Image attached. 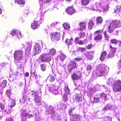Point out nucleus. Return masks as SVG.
<instances>
[{"instance_id": "0eeeda50", "label": "nucleus", "mask_w": 121, "mask_h": 121, "mask_svg": "<svg viewBox=\"0 0 121 121\" xmlns=\"http://www.w3.org/2000/svg\"><path fill=\"white\" fill-rule=\"evenodd\" d=\"M82 77V73L80 71L74 72L71 75V78L73 81L80 79Z\"/></svg>"}, {"instance_id": "7ed1b4c3", "label": "nucleus", "mask_w": 121, "mask_h": 121, "mask_svg": "<svg viewBox=\"0 0 121 121\" xmlns=\"http://www.w3.org/2000/svg\"><path fill=\"white\" fill-rule=\"evenodd\" d=\"M50 35L51 40L55 42L60 40L61 37L60 34L56 32H53L50 34Z\"/></svg>"}, {"instance_id": "09e8293b", "label": "nucleus", "mask_w": 121, "mask_h": 121, "mask_svg": "<svg viewBox=\"0 0 121 121\" xmlns=\"http://www.w3.org/2000/svg\"><path fill=\"white\" fill-rule=\"evenodd\" d=\"M74 109L73 108H70L69 110L68 113L69 115L70 116H73V110Z\"/></svg>"}, {"instance_id": "39448f33", "label": "nucleus", "mask_w": 121, "mask_h": 121, "mask_svg": "<svg viewBox=\"0 0 121 121\" xmlns=\"http://www.w3.org/2000/svg\"><path fill=\"white\" fill-rule=\"evenodd\" d=\"M113 89L115 92H119L121 91V81L118 80L114 83L112 86Z\"/></svg>"}, {"instance_id": "774afa93", "label": "nucleus", "mask_w": 121, "mask_h": 121, "mask_svg": "<svg viewBox=\"0 0 121 121\" xmlns=\"http://www.w3.org/2000/svg\"><path fill=\"white\" fill-rule=\"evenodd\" d=\"M107 108L105 106L104 107V108L103 110H106L107 109Z\"/></svg>"}, {"instance_id": "dca6fc26", "label": "nucleus", "mask_w": 121, "mask_h": 121, "mask_svg": "<svg viewBox=\"0 0 121 121\" xmlns=\"http://www.w3.org/2000/svg\"><path fill=\"white\" fill-rule=\"evenodd\" d=\"M53 86L51 87L50 88L49 90L53 94L56 95L57 93V89L58 88L56 86L54 85H53Z\"/></svg>"}, {"instance_id": "864d4df0", "label": "nucleus", "mask_w": 121, "mask_h": 121, "mask_svg": "<svg viewBox=\"0 0 121 121\" xmlns=\"http://www.w3.org/2000/svg\"><path fill=\"white\" fill-rule=\"evenodd\" d=\"M16 104L15 103V101H12L11 104L10 106V107L12 108Z\"/></svg>"}, {"instance_id": "37998d69", "label": "nucleus", "mask_w": 121, "mask_h": 121, "mask_svg": "<svg viewBox=\"0 0 121 121\" xmlns=\"http://www.w3.org/2000/svg\"><path fill=\"white\" fill-rule=\"evenodd\" d=\"M104 34L105 39L108 40L109 36L108 34L107 31H105L104 32Z\"/></svg>"}, {"instance_id": "b1692460", "label": "nucleus", "mask_w": 121, "mask_h": 121, "mask_svg": "<svg viewBox=\"0 0 121 121\" xmlns=\"http://www.w3.org/2000/svg\"><path fill=\"white\" fill-rule=\"evenodd\" d=\"M103 19L101 17H97L96 19V23L97 24H100L103 22Z\"/></svg>"}, {"instance_id": "79ce46f5", "label": "nucleus", "mask_w": 121, "mask_h": 121, "mask_svg": "<svg viewBox=\"0 0 121 121\" xmlns=\"http://www.w3.org/2000/svg\"><path fill=\"white\" fill-rule=\"evenodd\" d=\"M10 78H9V80H10V81H13L15 80L16 78V77L14 75L11 74L9 76Z\"/></svg>"}, {"instance_id": "1a4fd4ad", "label": "nucleus", "mask_w": 121, "mask_h": 121, "mask_svg": "<svg viewBox=\"0 0 121 121\" xmlns=\"http://www.w3.org/2000/svg\"><path fill=\"white\" fill-rule=\"evenodd\" d=\"M65 11L66 12L70 15H73L75 12V9L72 5L67 7Z\"/></svg>"}, {"instance_id": "c9c22d12", "label": "nucleus", "mask_w": 121, "mask_h": 121, "mask_svg": "<svg viewBox=\"0 0 121 121\" xmlns=\"http://www.w3.org/2000/svg\"><path fill=\"white\" fill-rule=\"evenodd\" d=\"M121 9L120 7L117 6L114 9V12L115 13H118L120 12Z\"/></svg>"}, {"instance_id": "4be33fe9", "label": "nucleus", "mask_w": 121, "mask_h": 121, "mask_svg": "<svg viewBox=\"0 0 121 121\" xmlns=\"http://www.w3.org/2000/svg\"><path fill=\"white\" fill-rule=\"evenodd\" d=\"M31 45L30 44H28V46L26 49L25 50V52L27 55H29L30 54Z\"/></svg>"}, {"instance_id": "5701e85b", "label": "nucleus", "mask_w": 121, "mask_h": 121, "mask_svg": "<svg viewBox=\"0 0 121 121\" xmlns=\"http://www.w3.org/2000/svg\"><path fill=\"white\" fill-rule=\"evenodd\" d=\"M90 0H81V4L83 6H86L89 4Z\"/></svg>"}, {"instance_id": "603ef678", "label": "nucleus", "mask_w": 121, "mask_h": 121, "mask_svg": "<svg viewBox=\"0 0 121 121\" xmlns=\"http://www.w3.org/2000/svg\"><path fill=\"white\" fill-rule=\"evenodd\" d=\"M93 47V46L91 43L88 44L86 46V47L87 49L89 50L92 48Z\"/></svg>"}, {"instance_id": "f257e3e1", "label": "nucleus", "mask_w": 121, "mask_h": 121, "mask_svg": "<svg viewBox=\"0 0 121 121\" xmlns=\"http://www.w3.org/2000/svg\"><path fill=\"white\" fill-rule=\"evenodd\" d=\"M120 26V20H113L110 22L109 25L108 26V31L109 33H112L114 30Z\"/></svg>"}, {"instance_id": "58836bf2", "label": "nucleus", "mask_w": 121, "mask_h": 121, "mask_svg": "<svg viewBox=\"0 0 121 121\" xmlns=\"http://www.w3.org/2000/svg\"><path fill=\"white\" fill-rule=\"evenodd\" d=\"M65 91L66 93V94H69V90L68 85L65 86Z\"/></svg>"}, {"instance_id": "aec40b11", "label": "nucleus", "mask_w": 121, "mask_h": 121, "mask_svg": "<svg viewBox=\"0 0 121 121\" xmlns=\"http://www.w3.org/2000/svg\"><path fill=\"white\" fill-rule=\"evenodd\" d=\"M95 20H91L90 21L88 22V28L90 30H91L92 28L95 25Z\"/></svg>"}, {"instance_id": "49530a36", "label": "nucleus", "mask_w": 121, "mask_h": 121, "mask_svg": "<svg viewBox=\"0 0 121 121\" xmlns=\"http://www.w3.org/2000/svg\"><path fill=\"white\" fill-rule=\"evenodd\" d=\"M115 54L113 52H110L108 55V57L109 58H112L114 57Z\"/></svg>"}, {"instance_id": "8fccbe9b", "label": "nucleus", "mask_w": 121, "mask_h": 121, "mask_svg": "<svg viewBox=\"0 0 121 121\" xmlns=\"http://www.w3.org/2000/svg\"><path fill=\"white\" fill-rule=\"evenodd\" d=\"M100 101L99 99L97 98L94 97V100L93 102L95 103H99Z\"/></svg>"}, {"instance_id": "6e6552de", "label": "nucleus", "mask_w": 121, "mask_h": 121, "mask_svg": "<svg viewBox=\"0 0 121 121\" xmlns=\"http://www.w3.org/2000/svg\"><path fill=\"white\" fill-rule=\"evenodd\" d=\"M40 58L41 61L43 62H48L51 59V56L48 53L42 54L40 56Z\"/></svg>"}, {"instance_id": "5fc2aeb1", "label": "nucleus", "mask_w": 121, "mask_h": 121, "mask_svg": "<svg viewBox=\"0 0 121 121\" xmlns=\"http://www.w3.org/2000/svg\"><path fill=\"white\" fill-rule=\"evenodd\" d=\"M25 116L26 117H28L29 118H30L33 117V115L32 114H28L27 113H26L25 114Z\"/></svg>"}, {"instance_id": "69168bd1", "label": "nucleus", "mask_w": 121, "mask_h": 121, "mask_svg": "<svg viewBox=\"0 0 121 121\" xmlns=\"http://www.w3.org/2000/svg\"><path fill=\"white\" fill-rule=\"evenodd\" d=\"M62 104V106L63 107V108H66V105L63 103Z\"/></svg>"}, {"instance_id": "ea45409f", "label": "nucleus", "mask_w": 121, "mask_h": 121, "mask_svg": "<svg viewBox=\"0 0 121 121\" xmlns=\"http://www.w3.org/2000/svg\"><path fill=\"white\" fill-rule=\"evenodd\" d=\"M78 51L83 52L86 50V49L85 48L79 47L77 49Z\"/></svg>"}, {"instance_id": "4d7b16f0", "label": "nucleus", "mask_w": 121, "mask_h": 121, "mask_svg": "<svg viewBox=\"0 0 121 121\" xmlns=\"http://www.w3.org/2000/svg\"><path fill=\"white\" fill-rule=\"evenodd\" d=\"M91 67L90 65H88L87 68L86 70L88 71H91Z\"/></svg>"}, {"instance_id": "7c9ffc66", "label": "nucleus", "mask_w": 121, "mask_h": 121, "mask_svg": "<svg viewBox=\"0 0 121 121\" xmlns=\"http://www.w3.org/2000/svg\"><path fill=\"white\" fill-rule=\"evenodd\" d=\"M73 40L72 38H71L70 39H67L65 41V43L67 45H69L72 44L71 41Z\"/></svg>"}, {"instance_id": "a878e982", "label": "nucleus", "mask_w": 121, "mask_h": 121, "mask_svg": "<svg viewBox=\"0 0 121 121\" xmlns=\"http://www.w3.org/2000/svg\"><path fill=\"white\" fill-rule=\"evenodd\" d=\"M7 83V81L6 80H4L1 84L0 86V89H1L5 88L6 86Z\"/></svg>"}, {"instance_id": "f3484780", "label": "nucleus", "mask_w": 121, "mask_h": 121, "mask_svg": "<svg viewBox=\"0 0 121 121\" xmlns=\"http://www.w3.org/2000/svg\"><path fill=\"white\" fill-rule=\"evenodd\" d=\"M73 99L77 101L80 102L82 101L81 95L79 94H76L73 96Z\"/></svg>"}, {"instance_id": "a19ab883", "label": "nucleus", "mask_w": 121, "mask_h": 121, "mask_svg": "<svg viewBox=\"0 0 121 121\" xmlns=\"http://www.w3.org/2000/svg\"><path fill=\"white\" fill-rule=\"evenodd\" d=\"M15 2H16L17 3L19 4H24L25 2L24 0H15Z\"/></svg>"}, {"instance_id": "a18cd8bd", "label": "nucleus", "mask_w": 121, "mask_h": 121, "mask_svg": "<svg viewBox=\"0 0 121 121\" xmlns=\"http://www.w3.org/2000/svg\"><path fill=\"white\" fill-rule=\"evenodd\" d=\"M108 4L105 5L102 8L104 11H106L108 10L109 7L108 6Z\"/></svg>"}, {"instance_id": "0e129e2a", "label": "nucleus", "mask_w": 121, "mask_h": 121, "mask_svg": "<svg viewBox=\"0 0 121 121\" xmlns=\"http://www.w3.org/2000/svg\"><path fill=\"white\" fill-rule=\"evenodd\" d=\"M25 76L26 77H28L29 75V73L28 72H26L25 74Z\"/></svg>"}, {"instance_id": "393cba45", "label": "nucleus", "mask_w": 121, "mask_h": 121, "mask_svg": "<svg viewBox=\"0 0 121 121\" xmlns=\"http://www.w3.org/2000/svg\"><path fill=\"white\" fill-rule=\"evenodd\" d=\"M99 95L100 98H102L103 100H105L107 98V96L106 94L103 92L100 93Z\"/></svg>"}, {"instance_id": "c85d7f7f", "label": "nucleus", "mask_w": 121, "mask_h": 121, "mask_svg": "<svg viewBox=\"0 0 121 121\" xmlns=\"http://www.w3.org/2000/svg\"><path fill=\"white\" fill-rule=\"evenodd\" d=\"M63 27L65 29H68L70 28V26L68 23L65 22L63 24Z\"/></svg>"}, {"instance_id": "473e14b6", "label": "nucleus", "mask_w": 121, "mask_h": 121, "mask_svg": "<svg viewBox=\"0 0 121 121\" xmlns=\"http://www.w3.org/2000/svg\"><path fill=\"white\" fill-rule=\"evenodd\" d=\"M10 109L11 108L10 107V106L9 107V106L7 107L4 110V111L5 112H6L7 113V114H9L11 112Z\"/></svg>"}, {"instance_id": "680f3d73", "label": "nucleus", "mask_w": 121, "mask_h": 121, "mask_svg": "<svg viewBox=\"0 0 121 121\" xmlns=\"http://www.w3.org/2000/svg\"><path fill=\"white\" fill-rule=\"evenodd\" d=\"M6 121H13V119L11 118H9L6 119Z\"/></svg>"}, {"instance_id": "c03bdc74", "label": "nucleus", "mask_w": 121, "mask_h": 121, "mask_svg": "<svg viewBox=\"0 0 121 121\" xmlns=\"http://www.w3.org/2000/svg\"><path fill=\"white\" fill-rule=\"evenodd\" d=\"M59 57L62 61H63L66 57L62 53L61 54Z\"/></svg>"}, {"instance_id": "4468645a", "label": "nucleus", "mask_w": 121, "mask_h": 121, "mask_svg": "<svg viewBox=\"0 0 121 121\" xmlns=\"http://www.w3.org/2000/svg\"><path fill=\"white\" fill-rule=\"evenodd\" d=\"M79 25L80 26L79 29L80 31H83L86 30V24L85 22H80L79 24Z\"/></svg>"}, {"instance_id": "6ab92c4d", "label": "nucleus", "mask_w": 121, "mask_h": 121, "mask_svg": "<svg viewBox=\"0 0 121 121\" xmlns=\"http://www.w3.org/2000/svg\"><path fill=\"white\" fill-rule=\"evenodd\" d=\"M107 54V52L106 51H103L101 52L99 58L100 60L101 61H103L104 60Z\"/></svg>"}, {"instance_id": "20e7f679", "label": "nucleus", "mask_w": 121, "mask_h": 121, "mask_svg": "<svg viewBox=\"0 0 121 121\" xmlns=\"http://www.w3.org/2000/svg\"><path fill=\"white\" fill-rule=\"evenodd\" d=\"M107 71V70L105 68V66H100L97 69L95 73L97 76H101L104 73H106Z\"/></svg>"}, {"instance_id": "bf43d9fd", "label": "nucleus", "mask_w": 121, "mask_h": 121, "mask_svg": "<svg viewBox=\"0 0 121 121\" xmlns=\"http://www.w3.org/2000/svg\"><path fill=\"white\" fill-rule=\"evenodd\" d=\"M40 1L43 2L44 3H47L49 2L51 0H40Z\"/></svg>"}, {"instance_id": "c756f323", "label": "nucleus", "mask_w": 121, "mask_h": 121, "mask_svg": "<svg viewBox=\"0 0 121 121\" xmlns=\"http://www.w3.org/2000/svg\"><path fill=\"white\" fill-rule=\"evenodd\" d=\"M86 35L85 33V32H82L79 33L78 34V38H84Z\"/></svg>"}, {"instance_id": "e2e57ef3", "label": "nucleus", "mask_w": 121, "mask_h": 121, "mask_svg": "<svg viewBox=\"0 0 121 121\" xmlns=\"http://www.w3.org/2000/svg\"><path fill=\"white\" fill-rule=\"evenodd\" d=\"M18 74V72L17 71H16L14 73V75L15 76H17Z\"/></svg>"}, {"instance_id": "4c0bfd02", "label": "nucleus", "mask_w": 121, "mask_h": 121, "mask_svg": "<svg viewBox=\"0 0 121 121\" xmlns=\"http://www.w3.org/2000/svg\"><path fill=\"white\" fill-rule=\"evenodd\" d=\"M110 47L111 49L110 52L115 53L117 51L116 48L112 47L111 45L110 46Z\"/></svg>"}, {"instance_id": "2eb2a0df", "label": "nucleus", "mask_w": 121, "mask_h": 121, "mask_svg": "<svg viewBox=\"0 0 121 121\" xmlns=\"http://www.w3.org/2000/svg\"><path fill=\"white\" fill-rule=\"evenodd\" d=\"M81 117L78 114H75L72 116L71 118V121H78L80 119Z\"/></svg>"}, {"instance_id": "72a5a7b5", "label": "nucleus", "mask_w": 121, "mask_h": 121, "mask_svg": "<svg viewBox=\"0 0 121 121\" xmlns=\"http://www.w3.org/2000/svg\"><path fill=\"white\" fill-rule=\"evenodd\" d=\"M103 121H112L111 118L110 117L105 116L103 119Z\"/></svg>"}, {"instance_id": "f704fd0d", "label": "nucleus", "mask_w": 121, "mask_h": 121, "mask_svg": "<svg viewBox=\"0 0 121 121\" xmlns=\"http://www.w3.org/2000/svg\"><path fill=\"white\" fill-rule=\"evenodd\" d=\"M46 65L43 64L40 65V68L41 70L43 71H45L46 69Z\"/></svg>"}, {"instance_id": "13d9d810", "label": "nucleus", "mask_w": 121, "mask_h": 121, "mask_svg": "<svg viewBox=\"0 0 121 121\" xmlns=\"http://www.w3.org/2000/svg\"><path fill=\"white\" fill-rule=\"evenodd\" d=\"M82 58H76L74 59L75 60H76L77 61H79L82 60Z\"/></svg>"}, {"instance_id": "e433bc0d", "label": "nucleus", "mask_w": 121, "mask_h": 121, "mask_svg": "<svg viewBox=\"0 0 121 121\" xmlns=\"http://www.w3.org/2000/svg\"><path fill=\"white\" fill-rule=\"evenodd\" d=\"M68 100V98H67V94H64L63 96L62 100L63 101L65 102H67Z\"/></svg>"}, {"instance_id": "412c9836", "label": "nucleus", "mask_w": 121, "mask_h": 121, "mask_svg": "<svg viewBox=\"0 0 121 121\" xmlns=\"http://www.w3.org/2000/svg\"><path fill=\"white\" fill-rule=\"evenodd\" d=\"M18 30H17L13 29L10 32V34L13 36H15L17 38H19L18 35Z\"/></svg>"}, {"instance_id": "6e6d98bb", "label": "nucleus", "mask_w": 121, "mask_h": 121, "mask_svg": "<svg viewBox=\"0 0 121 121\" xmlns=\"http://www.w3.org/2000/svg\"><path fill=\"white\" fill-rule=\"evenodd\" d=\"M55 80V79L53 76L52 75L50 76V82H53Z\"/></svg>"}, {"instance_id": "de8ad7c7", "label": "nucleus", "mask_w": 121, "mask_h": 121, "mask_svg": "<svg viewBox=\"0 0 121 121\" xmlns=\"http://www.w3.org/2000/svg\"><path fill=\"white\" fill-rule=\"evenodd\" d=\"M110 42L112 44H116L118 43V41L116 39H112L110 41Z\"/></svg>"}, {"instance_id": "cd10ccee", "label": "nucleus", "mask_w": 121, "mask_h": 121, "mask_svg": "<svg viewBox=\"0 0 121 121\" xmlns=\"http://www.w3.org/2000/svg\"><path fill=\"white\" fill-rule=\"evenodd\" d=\"M5 94L9 97V99H10V96L11 94V92L10 88L6 90Z\"/></svg>"}, {"instance_id": "2f4dec72", "label": "nucleus", "mask_w": 121, "mask_h": 121, "mask_svg": "<svg viewBox=\"0 0 121 121\" xmlns=\"http://www.w3.org/2000/svg\"><path fill=\"white\" fill-rule=\"evenodd\" d=\"M49 53L51 55L53 56L56 53V51L55 49L52 48L50 50Z\"/></svg>"}, {"instance_id": "423d86ee", "label": "nucleus", "mask_w": 121, "mask_h": 121, "mask_svg": "<svg viewBox=\"0 0 121 121\" xmlns=\"http://www.w3.org/2000/svg\"><path fill=\"white\" fill-rule=\"evenodd\" d=\"M103 32V30L100 29L94 32V34H97L94 37V39L96 41H97L101 40L102 39V35L101 34Z\"/></svg>"}, {"instance_id": "f03ea898", "label": "nucleus", "mask_w": 121, "mask_h": 121, "mask_svg": "<svg viewBox=\"0 0 121 121\" xmlns=\"http://www.w3.org/2000/svg\"><path fill=\"white\" fill-rule=\"evenodd\" d=\"M23 52L21 50L15 51L13 54L14 59L15 60H20L22 59Z\"/></svg>"}, {"instance_id": "a211bd4d", "label": "nucleus", "mask_w": 121, "mask_h": 121, "mask_svg": "<svg viewBox=\"0 0 121 121\" xmlns=\"http://www.w3.org/2000/svg\"><path fill=\"white\" fill-rule=\"evenodd\" d=\"M39 26L38 22L37 21H34L31 25V28L33 29H37Z\"/></svg>"}, {"instance_id": "bb28decb", "label": "nucleus", "mask_w": 121, "mask_h": 121, "mask_svg": "<svg viewBox=\"0 0 121 121\" xmlns=\"http://www.w3.org/2000/svg\"><path fill=\"white\" fill-rule=\"evenodd\" d=\"M75 41L76 42L78 43L79 45H82L84 44L83 41L81 40H79L78 38L76 37L75 39Z\"/></svg>"}, {"instance_id": "9b49d317", "label": "nucleus", "mask_w": 121, "mask_h": 121, "mask_svg": "<svg viewBox=\"0 0 121 121\" xmlns=\"http://www.w3.org/2000/svg\"><path fill=\"white\" fill-rule=\"evenodd\" d=\"M41 49L40 46L39 44L36 43L34 45L33 51L34 56L39 54L41 51Z\"/></svg>"}, {"instance_id": "ddd939ff", "label": "nucleus", "mask_w": 121, "mask_h": 121, "mask_svg": "<svg viewBox=\"0 0 121 121\" xmlns=\"http://www.w3.org/2000/svg\"><path fill=\"white\" fill-rule=\"evenodd\" d=\"M94 52V51L86 52L84 54L88 59H91L93 58Z\"/></svg>"}, {"instance_id": "9d476101", "label": "nucleus", "mask_w": 121, "mask_h": 121, "mask_svg": "<svg viewBox=\"0 0 121 121\" xmlns=\"http://www.w3.org/2000/svg\"><path fill=\"white\" fill-rule=\"evenodd\" d=\"M76 63L73 61H70L67 65V69L69 73H71L72 70L76 66Z\"/></svg>"}, {"instance_id": "052dcab7", "label": "nucleus", "mask_w": 121, "mask_h": 121, "mask_svg": "<svg viewBox=\"0 0 121 121\" xmlns=\"http://www.w3.org/2000/svg\"><path fill=\"white\" fill-rule=\"evenodd\" d=\"M26 97L25 95H23L22 99V100L24 102L26 101Z\"/></svg>"}, {"instance_id": "338daca9", "label": "nucleus", "mask_w": 121, "mask_h": 121, "mask_svg": "<svg viewBox=\"0 0 121 121\" xmlns=\"http://www.w3.org/2000/svg\"><path fill=\"white\" fill-rule=\"evenodd\" d=\"M96 6H97L98 8H99L101 7V4L99 3H97L96 4Z\"/></svg>"}, {"instance_id": "3c124183", "label": "nucleus", "mask_w": 121, "mask_h": 121, "mask_svg": "<svg viewBox=\"0 0 121 121\" xmlns=\"http://www.w3.org/2000/svg\"><path fill=\"white\" fill-rule=\"evenodd\" d=\"M31 92H32L31 94L32 95H34L35 97L37 96L38 95V93L37 92V91H32Z\"/></svg>"}, {"instance_id": "f8f14e48", "label": "nucleus", "mask_w": 121, "mask_h": 121, "mask_svg": "<svg viewBox=\"0 0 121 121\" xmlns=\"http://www.w3.org/2000/svg\"><path fill=\"white\" fill-rule=\"evenodd\" d=\"M42 98L40 96H37L35 98L34 100L35 104L38 106L40 105L41 104V100Z\"/></svg>"}]
</instances>
